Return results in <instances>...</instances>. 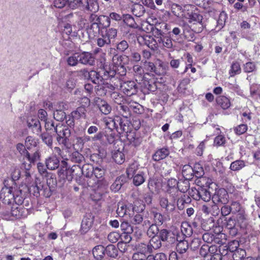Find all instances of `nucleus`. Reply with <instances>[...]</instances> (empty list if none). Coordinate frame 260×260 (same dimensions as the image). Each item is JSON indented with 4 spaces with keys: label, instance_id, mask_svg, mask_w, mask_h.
Returning a JSON list of instances; mask_svg holds the SVG:
<instances>
[{
    "label": "nucleus",
    "instance_id": "f257e3e1",
    "mask_svg": "<svg viewBox=\"0 0 260 260\" xmlns=\"http://www.w3.org/2000/svg\"><path fill=\"white\" fill-rule=\"evenodd\" d=\"M123 15L116 12H111L109 16L105 15L98 16L91 14L89 20L90 26L87 29L89 37L91 39L98 38L96 44L100 47L111 44V39L117 36V30L114 28L107 29L110 25V20L119 21L122 20Z\"/></svg>",
    "mask_w": 260,
    "mask_h": 260
},
{
    "label": "nucleus",
    "instance_id": "f03ea898",
    "mask_svg": "<svg viewBox=\"0 0 260 260\" xmlns=\"http://www.w3.org/2000/svg\"><path fill=\"white\" fill-rule=\"evenodd\" d=\"M16 184L13 179H8L4 180V186L0 191V199L4 203L6 204H11L12 201L14 198L13 189Z\"/></svg>",
    "mask_w": 260,
    "mask_h": 260
},
{
    "label": "nucleus",
    "instance_id": "7ed1b4c3",
    "mask_svg": "<svg viewBox=\"0 0 260 260\" xmlns=\"http://www.w3.org/2000/svg\"><path fill=\"white\" fill-rule=\"evenodd\" d=\"M55 133L57 134L56 140L60 145L67 148H70L71 144L69 138L71 136L70 129L60 123L56 124Z\"/></svg>",
    "mask_w": 260,
    "mask_h": 260
},
{
    "label": "nucleus",
    "instance_id": "20e7f679",
    "mask_svg": "<svg viewBox=\"0 0 260 260\" xmlns=\"http://www.w3.org/2000/svg\"><path fill=\"white\" fill-rule=\"evenodd\" d=\"M182 18L188 20L189 23H192V20L203 19L202 16L199 14L197 8L192 5H187L184 6Z\"/></svg>",
    "mask_w": 260,
    "mask_h": 260
},
{
    "label": "nucleus",
    "instance_id": "39448f33",
    "mask_svg": "<svg viewBox=\"0 0 260 260\" xmlns=\"http://www.w3.org/2000/svg\"><path fill=\"white\" fill-rule=\"evenodd\" d=\"M188 193L196 201L202 200L204 202H208L210 201L211 198V194L209 190L201 189L200 187L198 189L195 187H191L189 190Z\"/></svg>",
    "mask_w": 260,
    "mask_h": 260
},
{
    "label": "nucleus",
    "instance_id": "423d86ee",
    "mask_svg": "<svg viewBox=\"0 0 260 260\" xmlns=\"http://www.w3.org/2000/svg\"><path fill=\"white\" fill-rule=\"evenodd\" d=\"M137 41L140 45H146L152 50L155 51L158 48L157 39L149 35L139 36L137 37Z\"/></svg>",
    "mask_w": 260,
    "mask_h": 260
},
{
    "label": "nucleus",
    "instance_id": "0eeeda50",
    "mask_svg": "<svg viewBox=\"0 0 260 260\" xmlns=\"http://www.w3.org/2000/svg\"><path fill=\"white\" fill-rule=\"evenodd\" d=\"M203 173L202 167L199 168V170L196 171L190 165H185L182 168V174L184 179L191 180L194 176L201 177Z\"/></svg>",
    "mask_w": 260,
    "mask_h": 260
},
{
    "label": "nucleus",
    "instance_id": "6e6552de",
    "mask_svg": "<svg viewBox=\"0 0 260 260\" xmlns=\"http://www.w3.org/2000/svg\"><path fill=\"white\" fill-rule=\"evenodd\" d=\"M75 171H77L76 174L80 173L81 171L80 166L79 165H73L71 168H66L65 170L60 169L58 171V175L63 179L71 181L74 177V172Z\"/></svg>",
    "mask_w": 260,
    "mask_h": 260
},
{
    "label": "nucleus",
    "instance_id": "1a4fd4ad",
    "mask_svg": "<svg viewBox=\"0 0 260 260\" xmlns=\"http://www.w3.org/2000/svg\"><path fill=\"white\" fill-rule=\"evenodd\" d=\"M121 90L127 96H131L136 94L137 92V86L133 81H127L121 83Z\"/></svg>",
    "mask_w": 260,
    "mask_h": 260
},
{
    "label": "nucleus",
    "instance_id": "9d476101",
    "mask_svg": "<svg viewBox=\"0 0 260 260\" xmlns=\"http://www.w3.org/2000/svg\"><path fill=\"white\" fill-rule=\"evenodd\" d=\"M29 214L28 208L13 204L11 209V214L16 218H25Z\"/></svg>",
    "mask_w": 260,
    "mask_h": 260
},
{
    "label": "nucleus",
    "instance_id": "9b49d317",
    "mask_svg": "<svg viewBox=\"0 0 260 260\" xmlns=\"http://www.w3.org/2000/svg\"><path fill=\"white\" fill-rule=\"evenodd\" d=\"M94 218V216L91 214H87L84 217L80 230L82 234H85L89 231L93 225Z\"/></svg>",
    "mask_w": 260,
    "mask_h": 260
},
{
    "label": "nucleus",
    "instance_id": "f8f14e48",
    "mask_svg": "<svg viewBox=\"0 0 260 260\" xmlns=\"http://www.w3.org/2000/svg\"><path fill=\"white\" fill-rule=\"evenodd\" d=\"M228 194L224 188L215 189L214 194L212 196V203L215 204L221 203L225 204L227 202Z\"/></svg>",
    "mask_w": 260,
    "mask_h": 260
},
{
    "label": "nucleus",
    "instance_id": "ddd939ff",
    "mask_svg": "<svg viewBox=\"0 0 260 260\" xmlns=\"http://www.w3.org/2000/svg\"><path fill=\"white\" fill-rule=\"evenodd\" d=\"M79 62L89 66H93L95 63V57L89 52L83 51L79 53Z\"/></svg>",
    "mask_w": 260,
    "mask_h": 260
},
{
    "label": "nucleus",
    "instance_id": "4468645a",
    "mask_svg": "<svg viewBox=\"0 0 260 260\" xmlns=\"http://www.w3.org/2000/svg\"><path fill=\"white\" fill-rule=\"evenodd\" d=\"M166 192L174 199L178 196L177 180L176 179L171 178L168 180Z\"/></svg>",
    "mask_w": 260,
    "mask_h": 260
},
{
    "label": "nucleus",
    "instance_id": "2eb2a0df",
    "mask_svg": "<svg viewBox=\"0 0 260 260\" xmlns=\"http://www.w3.org/2000/svg\"><path fill=\"white\" fill-rule=\"evenodd\" d=\"M109 77H114L115 75L123 76L126 75V70L124 64L110 67V71H106Z\"/></svg>",
    "mask_w": 260,
    "mask_h": 260
},
{
    "label": "nucleus",
    "instance_id": "dca6fc26",
    "mask_svg": "<svg viewBox=\"0 0 260 260\" xmlns=\"http://www.w3.org/2000/svg\"><path fill=\"white\" fill-rule=\"evenodd\" d=\"M47 185L43 186L41 190L43 191L42 194L46 198H49L52 195V188L56 185L57 182L56 178L46 179Z\"/></svg>",
    "mask_w": 260,
    "mask_h": 260
},
{
    "label": "nucleus",
    "instance_id": "f3484780",
    "mask_svg": "<svg viewBox=\"0 0 260 260\" xmlns=\"http://www.w3.org/2000/svg\"><path fill=\"white\" fill-rule=\"evenodd\" d=\"M204 173L201 177H196L194 183L199 186L201 189H207L208 190L211 184V179L206 176H203Z\"/></svg>",
    "mask_w": 260,
    "mask_h": 260
},
{
    "label": "nucleus",
    "instance_id": "a211bd4d",
    "mask_svg": "<svg viewBox=\"0 0 260 260\" xmlns=\"http://www.w3.org/2000/svg\"><path fill=\"white\" fill-rule=\"evenodd\" d=\"M69 148H62L61 149L59 147H55L53 149V155L56 157H59L62 158V162L64 165H67V163L66 160H68V156L69 155Z\"/></svg>",
    "mask_w": 260,
    "mask_h": 260
},
{
    "label": "nucleus",
    "instance_id": "6ab92c4d",
    "mask_svg": "<svg viewBox=\"0 0 260 260\" xmlns=\"http://www.w3.org/2000/svg\"><path fill=\"white\" fill-rule=\"evenodd\" d=\"M128 118L120 116H115L117 129L119 128L121 132L127 133L128 131L129 121Z\"/></svg>",
    "mask_w": 260,
    "mask_h": 260
},
{
    "label": "nucleus",
    "instance_id": "aec40b11",
    "mask_svg": "<svg viewBox=\"0 0 260 260\" xmlns=\"http://www.w3.org/2000/svg\"><path fill=\"white\" fill-rule=\"evenodd\" d=\"M160 37H157V41L158 42V47L166 48L168 49L172 48L173 47V42L172 39L167 36H163L161 32L159 31Z\"/></svg>",
    "mask_w": 260,
    "mask_h": 260
},
{
    "label": "nucleus",
    "instance_id": "412c9836",
    "mask_svg": "<svg viewBox=\"0 0 260 260\" xmlns=\"http://www.w3.org/2000/svg\"><path fill=\"white\" fill-rule=\"evenodd\" d=\"M27 123L28 127L32 129L34 133L38 135L41 134L42 127L39 119L37 118H31L28 119Z\"/></svg>",
    "mask_w": 260,
    "mask_h": 260
},
{
    "label": "nucleus",
    "instance_id": "4be33fe9",
    "mask_svg": "<svg viewBox=\"0 0 260 260\" xmlns=\"http://www.w3.org/2000/svg\"><path fill=\"white\" fill-rule=\"evenodd\" d=\"M159 205L161 208L165 209V212L167 215L173 212L175 209L174 204L169 203L166 198L162 197L159 199Z\"/></svg>",
    "mask_w": 260,
    "mask_h": 260
},
{
    "label": "nucleus",
    "instance_id": "5701e85b",
    "mask_svg": "<svg viewBox=\"0 0 260 260\" xmlns=\"http://www.w3.org/2000/svg\"><path fill=\"white\" fill-rule=\"evenodd\" d=\"M81 6L92 12H95L99 9L98 3L95 0H79Z\"/></svg>",
    "mask_w": 260,
    "mask_h": 260
},
{
    "label": "nucleus",
    "instance_id": "b1692460",
    "mask_svg": "<svg viewBox=\"0 0 260 260\" xmlns=\"http://www.w3.org/2000/svg\"><path fill=\"white\" fill-rule=\"evenodd\" d=\"M59 158L52 155L46 159L45 164L48 169L54 170L59 167Z\"/></svg>",
    "mask_w": 260,
    "mask_h": 260
},
{
    "label": "nucleus",
    "instance_id": "393cba45",
    "mask_svg": "<svg viewBox=\"0 0 260 260\" xmlns=\"http://www.w3.org/2000/svg\"><path fill=\"white\" fill-rule=\"evenodd\" d=\"M58 109H56L53 113L54 118L58 121H62L66 118V114L64 111V103L58 104Z\"/></svg>",
    "mask_w": 260,
    "mask_h": 260
},
{
    "label": "nucleus",
    "instance_id": "a878e982",
    "mask_svg": "<svg viewBox=\"0 0 260 260\" xmlns=\"http://www.w3.org/2000/svg\"><path fill=\"white\" fill-rule=\"evenodd\" d=\"M133 71L136 81L140 82L148 79L146 77L144 68H143L141 66L135 65L133 67Z\"/></svg>",
    "mask_w": 260,
    "mask_h": 260
},
{
    "label": "nucleus",
    "instance_id": "bb28decb",
    "mask_svg": "<svg viewBox=\"0 0 260 260\" xmlns=\"http://www.w3.org/2000/svg\"><path fill=\"white\" fill-rule=\"evenodd\" d=\"M126 181L127 178L124 175L120 176L116 178L115 181L111 185L110 189L112 191L116 192L120 189L122 185Z\"/></svg>",
    "mask_w": 260,
    "mask_h": 260
},
{
    "label": "nucleus",
    "instance_id": "cd10ccee",
    "mask_svg": "<svg viewBox=\"0 0 260 260\" xmlns=\"http://www.w3.org/2000/svg\"><path fill=\"white\" fill-rule=\"evenodd\" d=\"M170 153L169 150L167 148H161L157 150L152 155V159L155 161H158L165 158Z\"/></svg>",
    "mask_w": 260,
    "mask_h": 260
},
{
    "label": "nucleus",
    "instance_id": "c85d7f7f",
    "mask_svg": "<svg viewBox=\"0 0 260 260\" xmlns=\"http://www.w3.org/2000/svg\"><path fill=\"white\" fill-rule=\"evenodd\" d=\"M62 36L65 40H69L72 37L77 36V33L72 31V25L69 23H67L62 31Z\"/></svg>",
    "mask_w": 260,
    "mask_h": 260
},
{
    "label": "nucleus",
    "instance_id": "c756f323",
    "mask_svg": "<svg viewBox=\"0 0 260 260\" xmlns=\"http://www.w3.org/2000/svg\"><path fill=\"white\" fill-rule=\"evenodd\" d=\"M87 109L83 107H78L75 110L72 111L71 113V115L75 118V119H80L81 118H86Z\"/></svg>",
    "mask_w": 260,
    "mask_h": 260
},
{
    "label": "nucleus",
    "instance_id": "7c9ffc66",
    "mask_svg": "<svg viewBox=\"0 0 260 260\" xmlns=\"http://www.w3.org/2000/svg\"><path fill=\"white\" fill-rule=\"evenodd\" d=\"M215 129V135L217 136L214 139V144L217 146L224 145L225 143V138L223 135H221V131L219 127H214Z\"/></svg>",
    "mask_w": 260,
    "mask_h": 260
},
{
    "label": "nucleus",
    "instance_id": "2f4dec72",
    "mask_svg": "<svg viewBox=\"0 0 260 260\" xmlns=\"http://www.w3.org/2000/svg\"><path fill=\"white\" fill-rule=\"evenodd\" d=\"M226 18V14L224 12L220 13L218 17L216 19V25L214 30L215 32L219 31L224 25L225 20Z\"/></svg>",
    "mask_w": 260,
    "mask_h": 260
},
{
    "label": "nucleus",
    "instance_id": "473e14b6",
    "mask_svg": "<svg viewBox=\"0 0 260 260\" xmlns=\"http://www.w3.org/2000/svg\"><path fill=\"white\" fill-rule=\"evenodd\" d=\"M211 245L209 244H203L200 250V253L204 258V260H211V252L210 248Z\"/></svg>",
    "mask_w": 260,
    "mask_h": 260
},
{
    "label": "nucleus",
    "instance_id": "72a5a7b5",
    "mask_svg": "<svg viewBox=\"0 0 260 260\" xmlns=\"http://www.w3.org/2000/svg\"><path fill=\"white\" fill-rule=\"evenodd\" d=\"M13 200H14V205L27 207L28 209H30L31 207L29 201L24 199L22 196L14 195V198H13Z\"/></svg>",
    "mask_w": 260,
    "mask_h": 260
},
{
    "label": "nucleus",
    "instance_id": "f704fd0d",
    "mask_svg": "<svg viewBox=\"0 0 260 260\" xmlns=\"http://www.w3.org/2000/svg\"><path fill=\"white\" fill-rule=\"evenodd\" d=\"M216 101L217 104L220 106L223 109H227L231 106L230 99L223 95H220L216 98Z\"/></svg>",
    "mask_w": 260,
    "mask_h": 260
},
{
    "label": "nucleus",
    "instance_id": "c9c22d12",
    "mask_svg": "<svg viewBox=\"0 0 260 260\" xmlns=\"http://www.w3.org/2000/svg\"><path fill=\"white\" fill-rule=\"evenodd\" d=\"M105 253V248L101 245L95 246L92 249L93 255L96 259H101Z\"/></svg>",
    "mask_w": 260,
    "mask_h": 260
},
{
    "label": "nucleus",
    "instance_id": "e433bc0d",
    "mask_svg": "<svg viewBox=\"0 0 260 260\" xmlns=\"http://www.w3.org/2000/svg\"><path fill=\"white\" fill-rule=\"evenodd\" d=\"M189 180L188 179H180L177 181V188L178 191L185 193L189 190L190 183L189 182Z\"/></svg>",
    "mask_w": 260,
    "mask_h": 260
},
{
    "label": "nucleus",
    "instance_id": "4c0bfd02",
    "mask_svg": "<svg viewBox=\"0 0 260 260\" xmlns=\"http://www.w3.org/2000/svg\"><path fill=\"white\" fill-rule=\"evenodd\" d=\"M246 162L242 159H238L232 162L230 166V169L234 172H238L246 167Z\"/></svg>",
    "mask_w": 260,
    "mask_h": 260
},
{
    "label": "nucleus",
    "instance_id": "58836bf2",
    "mask_svg": "<svg viewBox=\"0 0 260 260\" xmlns=\"http://www.w3.org/2000/svg\"><path fill=\"white\" fill-rule=\"evenodd\" d=\"M143 66L146 75H149V73H154L157 75L159 74V72L157 71L154 63L145 61L143 63Z\"/></svg>",
    "mask_w": 260,
    "mask_h": 260
},
{
    "label": "nucleus",
    "instance_id": "ea45409f",
    "mask_svg": "<svg viewBox=\"0 0 260 260\" xmlns=\"http://www.w3.org/2000/svg\"><path fill=\"white\" fill-rule=\"evenodd\" d=\"M194 31L189 25H184L183 28V35L188 41H193L194 39Z\"/></svg>",
    "mask_w": 260,
    "mask_h": 260
},
{
    "label": "nucleus",
    "instance_id": "a19ab883",
    "mask_svg": "<svg viewBox=\"0 0 260 260\" xmlns=\"http://www.w3.org/2000/svg\"><path fill=\"white\" fill-rule=\"evenodd\" d=\"M132 11L134 15L137 17H140L145 14V9L143 5L136 4L134 5Z\"/></svg>",
    "mask_w": 260,
    "mask_h": 260
},
{
    "label": "nucleus",
    "instance_id": "79ce46f5",
    "mask_svg": "<svg viewBox=\"0 0 260 260\" xmlns=\"http://www.w3.org/2000/svg\"><path fill=\"white\" fill-rule=\"evenodd\" d=\"M37 168L40 174L42 176L46 177V179L56 178L55 176L52 173H49L47 172L45 167L42 162H39L37 164Z\"/></svg>",
    "mask_w": 260,
    "mask_h": 260
},
{
    "label": "nucleus",
    "instance_id": "37998d69",
    "mask_svg": "<svg viewBox=\"0 0 260 260\" xmlns=\"http://www.w3.org/2000/svg\"><path fill=\"white\" fill-rule=\"evenodd\" d=\"M190 83V79L189 78H183L180 81L177 87L178 91L181 93H185Z\"/></svg>",
    "mask_w": 260,
    "mask_h": 260
},
{
    "label": "nucleus",
    "instance_id": "c03bdc74",
    "mask_svg": "<svg viewBox=\"0 0 260 260\" xmlns=\"http://www.w3.org/2000/svg\"><path fill=\"white\" fill-rule=\"evenodd\" d=\"M181 232L186 237L191 236L193 233L191 226L187 222H182L181 225Z\"/></svg>",
    "mask_w": 260,
    "mask_h": 260
},
{
    "label": "nucleus",
    "instance_id": "a18cd8bd",
    "mask_svg": "<svg viewBox=\"0 0 260 260\" xmlns=\"http://www.w3.org/2000/svg\"><path fill=\"white\" fill-rule=\"evenodd\" d=\"M122 20L124 24L129 27L135 28L137 27V24L134 18L129 14H123Z\"/></svg>",
    "mask_w": 260,
    "mask_h": 260
},
{
    "label": "nucleus",
    "instance_id": "49530a36",
    "mask_svg": "<svg viewBox=\"0 0 260 260\" xmlns=\"http://www.w3.org/2000/svg\"><path fill=\"white\" fill-rule=\"evenodd\" d=\"M138 169L139 165L137 162H133L130 164L126 170L127 178H132Z\"/></svg>",
    "mask_w": 260,
    "mask_h": 260
},
{
    "label": "nucleus",
    "instance_id": "de8ad7c7",
    "mask_svg": "<svg viewBox=\"0 0 260 260\" xmlns=\"http://www.w3.org/2000/svg\"><path fill=\"white\" fill-rule=\"evenodd\" d=\"M188 243L186 240H181L176 245V250L180 254H184L188 248Z\"/></svg>",
    "mask_w": 260,
    "mask_h": 260
},
{
    "label": "nucleus",
    "instance_id": "09e8293b",
    "mask_svg": "<svg viewBox=\"0 0 260 260\" xmlns=\"http://www.w3.org/2000/svg\"><path fill=\"white\" fill-rule=\"evenodd\" d=\"M202 19H200L199 20H192V23H190L192 30L196 33H199L203 29V24L202 23Z\"/></svg>",
    "mask_w": 260,
    "mask_h": 260
},
{
    "label": "nucleus",
    "instance_id": "8fccbe9b",
    "mask_svg": "<svg viewBox=\"0 0 260 260\" xmlns=\"http://www.w3.org/2000/svg\"><path fill=\"white\" fill-rule=\"evenodd\" d=\"M105 252L108 256L115 258L118 256V249L113 244H109L105 248Z\"/></svg>",
    "mask_w": 260,
    "mask_h": 260
},
{
    "label": "nucleus",
    "instance_id": "3c124183",
    "mask_svg": "<svg viewBox=\"0 0 260 260\" xmlns=\"http://www.w3.org/2000/svg\"><path fill=\"white\" fill-rule=\"evenodd\" d=\"M112 158L115 162L118 164H122L125 160L124 153L119 150L114 151L112 154Z\"/></svg>",
    "mask_w": 260,
    "mask_h": 260
},
{
    "label": "nucleus",
    "instance_id": "603ef678",
    "mask_svg": "<svg viewBox=\"0 0 260 260\" xmlns=\"http://www.w3.org/2000/svg\"><path fill=\"white\" fill-rule=\"evenodd\" d=\"M104 122L107 128L110 131H113V129H117V126L116 121L115 120V116L114 118L112 117H106L104 119Z\"/></svg>",
    "mask_w": 260,
    "mask_h": 260
},
{
    "label": "nucleus",
    "instance_id": "864d4df0",
    "mask_svg": "<svg viewBox=\"0 0 260 260\" xmlns=\"http://www.w3.org/2000/svg\"><path fill=\"white\" fill-rule=\"evenodd\" d=\"M79 59V53H75L67 59L68 65L70 67H74L78 64Z\"/></svg>",
    "mask_w": 260,
    "mask_h": 260
},
{
    "label": "nucleus",
    "instance_id": "5fc2aeb1",
    "mask_svg": "<svg viewBox=\"0 0 260 260\" xmlns=\"http://www.w3.org/2000/svg\"><path fill=\"white\" fill-rule=\"evenodd\" d=\"M119 114L123 117L128 118L131 115V111L129 108L126 106L121 104L117 108Z\"/></svg>",
    "mask_w": 260,
    "mask_h": 260
},
{
    "label": "nucleus",
    "instance_id": "6e6d98bb",
    "mask_svg": "<svg viewBox=\"0 0 260 260\" xmlns=\"http://www.w3.org/2000/svg\"><path fill=\"white\" fill-rule=\"evenodd\" d=\"M152 214L153 216L154 223L158 225H161L163 224L165 220L164 215L156 211H152Z\"/></svg>",
    "mask_w": 260,
    "mask_h": 260
},
{
    "label": "nucleus",
    "instance_id": "4d7b16f0",
    "mask_svg": "<svg viewBox=\"0 0 260 260\" xmlns=\"http://www.w3.org/2000/svg\"><path fill=\"white\" fill-rule=\"evenodd\" d=\"M133 178V183L135 185L138 186L141 185L145 181L144 173L139 172L136 175H134Z\"/></svg>",
    "mask_w": 260,
    "mask_h": 260
},
{
    "label": "nucleus",
    "instance_id": "13d9d810",
    "mask_svg": "<svg viewBox=\"0 0 260 260\" xmlns=\"http://www.w3.org/2000/svg\"><path fill=\"white\" fill-rule=\"evenodd\" d=\"M98 106L101 112L105 115L108 114L111 111V106L105 101L102 100Z\"/></svg>",
    "mask_w": 260,
    "mask_h": 260
},
{
    "label": "nucleus",
    "instance_id": "bf43d9fd",
    "mask_svg": "<svg viewBox=\"0 0 260 260\" xmlns=\"http://www.w3.org/2000/svg\"><path fill=\"white\" fill-rule=\"evenodd\" d=\"M161 240L158 237V236H155L151 237V240L149 241V245L152 250L157 249L159 248L161 246Z\"/></svg>",
    "mask_w": 260,
    "mask_h": 260
},
{
    "label": "nucleus",
    "instance_id": "052dcab7",
    "mask_svg": "<svg viewBox=\"0 0 260 260\" xmlns=\"http://www.w3.org/2000/svg\"><path fill=\"white\" fill-rule=\"evenodd\" d=\"M38 139L31 136H28L26 138L25 145L27 149H30L32 147L37 146Z\"/></svg>",
    "mask_w": 260,
    "mask_h": 260
},
{
    "label": "nucleus",
    "instance_id": "680f3d73",
    "mask_svg": "<svg viewBox=\"0 0 260 260\" xmlns=\"http://www.w3.org/2000/svg\"><path fill=\"white\" fill-rule=\"evenodd\" d=\"M157 225L155 223L150 225L147 231V234L149 237L157 236L159 231Z\"/></svg>",
    "mask_w": 260,
    "mask_h": 260
},
{
    "label": "nucleus",
    "instance_id": "e2e57ef3",
    "mask_svg": "<svg viewBox=\"0 0 260 260\" xmlns=\"http://www.w3.org/2000/svg\"><path fill=\"white\" fill-rule=\"evenodd\" d=\"M241 73V67L240 63L238 62H234L231 67V69L229 71L230 76L233 77L237 74H239Z\"/></svg>",
    "mask_w": 260,
    "mask_h": 260
},
{
    "label": "nucleus",
    "instance_id": "0e129e2a",
    "mask_svg": "<svg viewBox=\"0 0 260 260\" xmlns=\"http://www.w3.org/2000/svg\"><path fill=\"white\" fill-rule=\"evenodd\" d=\"M138 250H139V252L145 255L146 254L152 253L153 251L149 244H146L144 243H141L139 244V246H138Z\"/></svg>",
    "mask_w": 260,
    "mask_h": 260
},
{
    "label": "nucleus",
    "instance_id": "69168bd1",
    "mask_svg": "<svg viewBox=\"0 0 260 260\" xmlns=\"http://www.w3.org/2000/svg\"><path fill=\"white\" fill-rule=\"evenodd\" d=\"M103 79L102 76L100 75L99 72L94 70L90 71V80L95 84H100L99 81H102Z\"/></svg>",
    "mask_w": 260,
    "mask_h": 260
},
{
    "label": "nucleus",
    "instance_id": "338daca9",
    "mask_svg": "<svg viewBox=\"0 0 260 260\" xmlns=\"http://www.w3.org/2000/svg\"><path fill=\"white\" fill-rule=\"evenodd\" d=\"M172 13L174 15L179 18H181L183 14L182 7L178 4H173L171 7Z\"/></svg>",
    "mask_w": 260,
    "mask_h": 260
},
{
    "label": "nucleus",
    "instance_id": "774afa93",
    "mask_svg": "<svg viewBox=\"0 0 260 260\" xmlns=\"http://www.w3.org/2000/svg\"><path fill=\"white\" fill-rule=\"evenodd\" d=\"M133 206L135 212L138 213L143 212L145 209V205L141 200H135Z\"/></svg>",
    "mask_w": 260,
    "mask_h": 260
}]
</instances>
